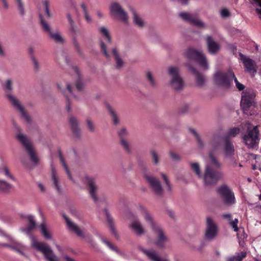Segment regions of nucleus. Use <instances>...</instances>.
Here are the masks:
<instances>
[{
    "label": "nucleus",
    "mask_w": 261,
    "mask_h": 261,
    "mask_svg": "<svg viewBox=\"0 0 261 261\" xmlns=\"http://www.w3.org/2000/svg\"><path fill=\"white\" fill-rule=\"evenodd\" d=\"M107 221L110 223L112 231H113V233H115V231L114 228H113V227L112 225V220L109 216H108V217H107Z\"/></svg>",
    "instance_id": "0e129e2a"
},
{
    "label": "nucleus",
    "mask_w": 261,
    "mask_h": 261,
    "mask_svg": "<svg viewBox=\"0 0 261 261\" xmlns=\"http://www.w3.org/2000/svg\"><path fill=\"white\" fill-rule=\"evenodd\" d=\"M12 188V186L4 180H0V191L8 192Z\"/></svg>",
    "instance_id": "f704fd0d"
},
{
    "label": "nucleus",
    "mask_w": 261,
    "mask_h": 261,
    "mask_svg": "<svg viewBox=\"0 0 261 261\" xmlns=\"http://www.w3.org/2000/svg\"><path fill=\"white\" fill-rule=\"evenodd\" d=\"M28 50L30 58L32 59L33 58H35L34 48L32 47H30Z\"/></svg>",
    "instance_id": "052dcab7"
},
{
    "label": "nucleus",
    "mask_w": 261,
    "mask_h": 261,
    "mask_svg": "<svg viewBox=\"0 0 261 261\" xmlns=\"http://www.w3.org/2000/svg\"><path fill=\"white\" fill-rule=\"evenodd\" d=\"M99 32L102 37V39L105 40L106 42L110 43L111 38L108 30L105 27H101L99 29Z\"/></svg>",
    "instance_id": "c85d7f7f"
},
{
    "label": "nucleus",
    "mask_w": 261,
    "mask_h": 261,
    "mask_svg": "<svg viewBox=\"0 0 261 261\" xmlns=\"http://www.w3.org/2000/svg\"><path fill=\"white\" fill-rule=\"evenodd\" d=\"M218 234V228L215 221L211 217L206 219V226L204 234V239L207 241L214 240Z\"/></svg>",
    "instance_id": "f8f14e48"
},
{
    "label": "nucleus",
    "mask_w": 261,
    "mask_h": 261,
    "mask_svg": "<svg viewBox=\"0 0 261 261\" xmlns=\"http://www.w3.org/2000/svg\"><path fill=\"white\" fill-rule=\"evenodd\" d=\"M234 152V148L232 144L229 142H226L224 149V154L225 157L231 156Z\"/></svg>",
    "instance_id": "cd10ccee"
},
{
    "label": "nucleus",
    "mask_w": 261,
    "mask_h": 261,
    "mask_svg": "<svg viewBox=\"0 0 261 261\" xmlns=\"http://www.w3.org/2000/svg\"><path fill=\"white\" fill-rule=\"evenodd\" d=\"M220 15L222 17H228L229 15V11L227 9H222L220 11Z\"/></svg>",
    "instance_id": "bf43d9fd"
},
{
    "label": "nucleus",
    "mask_w": 261,
    "mask_h": 261,
    "mask_svg": "<svg viewBox=\"0 0 261 261\" xmlns=\"http://www.w3.org/2000/svg\"><path fill=\"white\" fill-rule=\"evenodd\" d=\"M18 132L16 135V138L19 143L24 147L29 154L31 160L35 164H37L38 160L34 150L33 145L30 139L25 135L21 133L19 128H17Z\"/></svg>",
    "instance_id": "20e7f679"
},
{
    "label": "nucleus",
    "mask_w": 261,
    "mask_h": 261,
    "mask_svg": "<svg viewBox=\"0 0 261 261\" xmlns=\"http://www.w3.org/2000/svg\"><path fill=\"white\" fill-rule=\"evenodd\" d=\"M14 4L21 16H24L25 14V4L23 0H13Z\"/></svg>",
    "instance_id": "a878e982"
},
{
    "label": "nucleus",
    "mask_w": 261,
    "mask_h": 261,
    "mask_svg": "<svg viewBox=\"0 0 261 261\" xmlns=\"http://www.w3.org/2000/svg\"><path fill=\"white\" fill-rule=\"evenodd\" d=\"M121 144L126 151H127V152L130 151L131 148L130 147V145L128 144V143L127 142L126 140L122 138L121 140Z\"/></svg>",
    "instance_id": "49530a36"
},
{
    "label": "nucleus",
    "mask_w": 261,
    "mask_h": 261,
    "mask_svg": "<svg viewBox=\"0 0 261 261\" xmlns=\"http://www.w3.org/2000/svg\"><path fill=\"white\" fill-rule=\"evenodd\" d=\"M133 21L136 25L139 27H142L144 25V21L143 19L136 12H133Z\"/></svg>",
    "instance_id": "2f4dec72"
},
{
    "label": "nucleus",
    "mask_w": 261,
    "mask_h": 261,
    "mask_svg": "<svg viewBox=\"0 0 261 261\" xmlns=\"http://www.w3.org/2000/svg\"><path fill=\"white\" fill-rule=\"evenodd\" d=\"M144 178L156 195H161L163 194L162 188L157 179L148 174L144 175Z\"/></svg>",
    "instance_id": "2eb2a0df"
},
{
    "label": "nucleus",
    "mask_w": 261,
    "mask_h": 261,
    "mask_svg": "<svg viewBox=\"0 0 261 261\" xmlns=\"http://www.w3.org/2000/svg\"><path fill=\"white\" fill-rule=\"evenodd\" d=\"M59 155L60 160H61V161L62 162L63 166L65 168V162L64 160L63 157L62 155L61 152L60 151H59Z\"/></svg>",
    "instance_id": "69168bd1"
},
{
    "label": "nucleus",
    "mask_w": 261,
    "mask_h": 261,
    "mask_svg": "<svg viewBox=\"0 0 261 261\" xmlns=\"http://www.w3.org/2000/svg\"><path fill=\"white\" fill-rule=\"evenodd\" d=\"M86 122L88 129L90 132H93L95 127L93 122L88 119L86 120Z\"/></svg>",
    "instance_id": "3c124183"
},
{
    "label": "nucleus",
    "mask_w": 261,
    "mask_h": 261,
    "mask_svg": "<svg viewBox=\"0 0 261 261\" xmlns=\"http://www.w3.org/2000/svg\"><path fill=\"white\" fill-rule=\"evenodd\" d=\"M25 219L28 221L29 224L26 227L20 228V230L30 236L32 247L36 250L41 252L47 261H60L47 244L37 241L34 236L31 235V232L36 227V221L34 217L30 215L27 216Z\"/></svg>",
    "instance_id": "f03ea898"
},
{
    "label": "nucleus",
    "mask_w": 261,
    "mask_h": 261,
    "mask_svg": "<svg viewBox=\"0 0 261 261\" xmlns=\"http://www.w3.org/2000/svg\"><path fill=\"white\" fill-rule=\"evenodd\" d=\"M141 210L145 220L150 224L156 237V239L154 242L155 245L160 248H165V243L168 241V238L165 236L163 230L159 225L153 222L151 216L147 211L143 208H141Z\"/></svg>",
    "instance_id": "7ed1b4c3"
},
{
    "label": "nucleus",
    "mask_w": 261,
    "mask_h": 261,
    "mask_svg": "<svg viewBox=\"0 0 261 261\" xmlns=\"http://www.w3.org/2000/svg\"><path fill=\"white\" fill-rule=\"evenodd\" d=\"M100 47H101V50H102L103 54H105V56L107 58H110V56L108 54L107 50H106V46L105 44V43L103 42V40H101L100 41Z\"/></svg>",
    "instance_id": "5fc2aeb1"
},
{
    "label": "nucleus",
    "mask_w": 261,
    "mask_h": 261,
    "mask_svg": "<svg viewBox=\"0 0 261 261\" xmlns=\"http://www.w3.org/2000/svg\"><path fill=\"white\" fill-rule=\"evenodd\" d=\"M66 225L68 228L72 232L76 234L78 237L81 238H84L86 236V230L80 229L75 223L66 218Z\"/></svg>",
    "instance_id": "412c9836"
},
{
    "label": "nucleus",
    "mask_w": 261,
    "mask_h": 261,
    "mask_svg": "<svg viewBox=\"0 0 261 261\" xmlns=\"http://www.w3.org/2000/svg\"><path fill=\"white\" fill-rule=\"evenodd\" d=\"M67 94L70 95H69L70 100L69 101H68V104H69V105H70V103H71V99L72 98H74L75 96L73 93L72 87L69 85H68L66 87V95ZM67 101L66 100V111L70 110L69 107H68V106L67 107Z\"/></svg>",
    "instance_id": "ea45409f"
},
{
    "label": "nucleus",
    "mask_w": 261,
    "mask_h": 261,
    "mask_svg": "<svg viewBox=\"0 0 261 261\" xmlns=\"http://www.w3.org/2000/svg\"><path fill=\"white\" fill-rule=\"evenodd\" d=\"M31 61L33 62L34 68L35 70H38L40 68V64L36 59V58H33L32 59H31Z\"/></svg>",
    "instance_id": "4d7b16f0"
},
{
    "label": "nucleus",
    "mask_w": 261,
    "mask_h": 261,
    "mask_svg": "<svg viewBox=\"0 0 261 261\" xmlns=\"http://www.w3.org/2000/svg\"><path fill=\"white\" fill-rule=\"evenodd\" d=\"M192 71L195 74L196 77V84L198 86H202L204 82H205V79L204 77L201 75L196 69H192Z\"/></svg>",
    "instance_id": "473e14b6"
},
{
    "label": "nucleus",
    "mask_w": 261,
    "mask_h": 261,
    "mask_svg": "<svg viewBox=\"0 0 261 261\" xmlns=\"http://www.w3.org/2000/svg\"><path fill=\"white\" fill-rule=\"evenodd\" d=\"M127 134L126 130L124 128L121 129L119 132V135L122 138Z\"/></svg>",
    "instance_id": "e2e57ef3"
},
{
    "label": "nucleus",
    "mask_w": 261,
    "mask_h": 261,
    "mask_svg": "<svg viewBox=\"0 0 261 261\" xmlns=\"http://www.w3.org/2000/svg\"><path fill=\"white\" fill-rule=\"evenodd\" d=\"M101 241L102 242L105 244L110 249H111L112 250H113V251H115L117 252H118V250L112 244H111L110 243V242H109L108 241L103 239V238H101Z\"/></svg>",
    "instance_id": "8fccbe9b"
},
{
    "label": "nucleus",
    "mask_w": 261,
    "mask_h": 261,
    "mask_svg": "<svg viewBox=\"0 0 261 261\" xmlns=\"http://www.w3.org/2000/svg\"><path fill=\"white\" fill-rule=\"evenodd\" d=\"M190 130L193 134V135L195 136V137H196V138L197 139V141L198 142L199 146L200 147H202L203 145V143H202L201 139L199 137L198 135L196 133V132L195 130L192 129H191Z\"/></svg>",
    "instance_id": "603ef678"
},
{
    "label": "nucleus",
    "mask_w": 261,
    "mask_h": 261,
    "mask_svg": "<svg viewBox=\"0 0 261 261\" xmlns=\"http://www.w3.org/2000/svg\"><path fill=\"white\" fill-rule=\"evenodd\" d=\"M168 74L170 77L169 85L175 91H178L184 86L182 79L179 74L177 67L170 66L168 68Z\"/></svg>",
    "instance_id": "423d86ee"
},
{
    "label": "nucleus",
    "mask_w": 261,
    "mask_h": 261,
    "mask_svg": "<svg viewBox=\"0 0 261 261\" xmlns=\"http://www.w3.org/2000/svg\"><path fill=\"white\" fill-rule=\"evenodd\" d=\"M150 153L154 164L155 165L158 164L159 162V159L158 153L153 150H151Z\"/></svg>",
    "instance_id": "09e8293b"
},
{
    "label": "nucleus",
    "mask_w": 261,
    "mask_h": 261,
    "mask_svg": "<svg viewBox=\"0 0 261 261\" xmlns=\"http://www.w3.org/2000/svg\"><path fill=\"white\" fill-rule=\"evenodd\" d=\"M41 233L45 239H51V236L49 229L44 223H42L40 226Z\"/></svg>",
    "instance_id": "c756f323"
},
{
    "label": "nucleus",
    "mask_w": 261,
    "mask_h": 261,
    "mask_svg": "<svg viewBox=\"0 0 261 261\" xmlns=\"http://www.w3.org/2000/svg\"><path fill=\"white\" fill-rule=\"evenodd\" d=\"M84 181L88 186L89 192L93 200L95 202H98V198L97 196L98 187L96 185L93 178L89 177H85L84 179Z\"/></svg>",
    "instance_id": "f3484780"
},
{
    "label": "nucleus",
    "mask_w": 261,
    "mask_h": 261,
    "mask_svg": "<svg viewBox=\"0 0 261 261\" xmlns=\"http://www.w3.org/2000/svg\"><path fill=\"white\" fill-rule=\"evenodd\" d=\"M220 147V140L218 137H214L211 142V150L209 153V162L206 163L205 170L203 176V181L205 185L210 186L217 182L221 177V173L214 170L210 166L213 165L216 168H219L220 163L217 160L216 155L218 154Z\"/></svg>",
    "instance_id": "f257e3e1"
},
{
    "label": "nucleus",
    "mask_w": 261,
    "mask_h": 261,
    "mask_svg": "<svg viewBox=\"0 0 261 261\" xmlns=\"http://www.w3.org/2000/svg\"><path fill=\"white\" fill-rule=\"evenodd\" d=\"M185 56L188 59L196 61L203 70L208 69V65L206 59L201 51L189 48L185 53Z\"/></svg>",
    "instance_id": "0eeeda50"
},
{
    "label": "nucleus",
    "mask_w": 261,
    "mask_h": 261,
    "mask_svg": "<svg viewBox=\"0 0 261 261\" xmlns=\"http://www.w3.org/2000/svg\"><path fill=\"white\" fill-rule=\"evenodd\" d=\"M6 97L13 107L21 114V116L29 124L32 122L31 118L25 110L19 99L11 94H7Z\"/></svg>",
    "instance_id": "ddd939ff"
},
{
    "label": "nucleus",
    "mask_w": 261,
    "mask_h": 261,
    "mask_svg": "<svg viewBox=\"0 0 261 261\" xmlns=\"http://www.w3.org/2000/svg\"><path fill=\"white\" fill-rule=\"evenodd\" d=\"M206 41L208 51L212 54H216L220 48L219 44L209 36L206 37Z\"/></svg>",
    "instance_id": "4be33fe9"
},
{
    "label": "nucleus",
    "mask_w": 261,
    "mask_h": 261,
    "mask_svg": "<svg viewBox=\"0 0 261 261\" xmlns=\"http://www.w3.org/2000/svg\"><path fill=\"white\" fill-rule=\"evenodd\" d=\"M38 186L41 192H45V187L41 183H38Z\"/></svg>",
    "instance_id": "774afa93"
},
{
    "label": "nucleus",
    "mask_w": 261,
    "mask_h": 261,
    "mask_svg": "<svg viewBox=\"0 0 261 261\" xmlns=\"http://www.w3.org/2000/svg\"><path fill=\"white\" fill-rule=\"evenodd\" d=\"M241 60L245 66V70L249 73L254 75L257 71L256 63L252 59L241 54Z\"/></svg>",
    "instance_id": "aec40b11"
},
{
    "label": "nucleus",
    "mask_w": 261,
    "mask_h": 261,
    "mask_svg": "<svg viewBox=\"0 0 261 261\" xmlns=\"http://www.w3.org/2000/svg\"><path fill=\"white\" fill-rule=\"evenodd\" d=\"M51 176L53 184L55 187L58 194L60 195L62 194L63 190L60 185V179L54 169H52Z\"/></svg>",
    "instance_id": "393cba45"
},
{
    "label": "nucleus",
    "mask_w": 261,
    "mask_h": 261,
    "mask_svg": "<svg viewBox=\"0 0 261 261\" xmlns=\"http://www.w3.org/2000/svg\"><path fill=\"white\" fill-rule=\"evenodd\" d=\"M43 5L45 7V14L47 17L50 18L51 17V14L49 11V4L47 1H45L43 3Z\"/></svg>",
    "instance_id": "6e6d98bb"
},
{
    "label": "nucleus",
    "mask_w": 261,
    "mask_h": 261,
    "mask_svg": "<svg viewBox=\"0 0 261 261\" xmlns=\"http://www.w3.org/2000/svg\"><path fill=\"white\" fill-rule=\"evenodd\" d=\"M240 132V128L238 127H233L231 128H230L227 133V136L228 137H236L238 134H239Z\"/></svg>",
    "instance_id": "a19ab883"
},
{
    "label": "nucleus",
    "mask_w": 261,
    "mask_h": 261,
    "mask_svg": "<svg viewBox=\"0 0 261 261\" xmlns=\"http://www.w3.org/2000/svg\"><path fill=\"white\" fill-rule=\"evenodd\" d=\"M69 68L74 72L75 76L77 78V81L75 83L76 89L79 91H82L85 87V84L80 76V72L78 69L76 67H71L70 65Z\"/></svg>",
    "instance_id": "b1692460"
},
{
    "label": "nucleus",
    "mask_w": 261,
    "mask_h": 261,
    "mask_svg": "<svg viewBox=\"0 0 261 261\" xmlns=\"http://www.w3.org/2000/svg\"><path fill=\"white\" fill-rule=\"evenodd\" d=\"M162 177H163V178L164 179L166 184V186L168 188V189L169 190H171V186H170V182L168 179V178L167 177V176L164 174V173H162Z\"/></svg>",
    "instance_id": "13d9d810"
},
{
    "label": "nucleus",
    "mask_w": 261,
    "mask_h": 261,
    "mask_svg": "<svg viewBox=\"0 0 261 261\" xmlns=\"http://www.w3.org/2000/svg\"><path fill=\"white\" fill-rule=\"evenodd\" d=\"M81 8L82 9V10L84 14L85 18L86 19V21L88 23H91L92 20V18H91V17L89 16V15L88 13L86 6L84 4H82L81 5Z\"/></svg>",
    "instance_id": "c03bdc74"
},
{
    "label": "nucleus",
    "mask_w": 261,
    "mask_h": 261,
    "mask_svg": "<svg viewBox=\"0 0 261 261\" xmlns=\"http://www.w3.org/2000/svg\"><path fill=\"white\" fill-rule=\"evenodd\" d=\"M13 82L11 79H8L6 80L5 83L2 84L3 88L6 91L11 92L12 91Z\"/></svg>",
    "instance_id": "e433bc0d"
},
{
    "label": "nucleus",
    "mask_w": 261,
    "mask_h": 261,
    "mask_svg": "<svg viewBox=\"0 0 261 261\" xmlns=\"http://www.w3.org/2000/svg\"><path fill=\"white\" fill-rule=\"evenodd\" d=\"M11 248L22 255H24L23 250L25 249V246L21 244L15 243L14 245L11 247Z\"/></svg>",
    "instance_id": "58836bf2"
},
{
    "label": "nucleus",
    "mask_w": 261,
    "mask_h": 261,
    "mask_svg": "<svg viewBox=\"0 0 261 261\" xmlns=\"http://www.w3.org/2000/svg\"><path fill=\"white\" fill-rule=\"evenodd\" d=\"M246 256V253L245 252H241L233 256L228 257L227 261H242Z\"/></svg>",
    "instance_id": "c9c22d12"
},
{
    "label": "nucleus",
    "mask_w": 261,
    "mask_h": 261,
    "mask_svg": "<svg viewBox=\"0 0 261 261\" xmlns=\"http://www.w3.org/2000/svg\"><path fill=\"white\" fill-rule=\"evenodd\" d=\"M191 167L192 170L196 173L198 177H201L199 165L198 163H193L191 164Z\"/></svg>",
    "instance_id": "79ce46f5"
},
{
    "label": "nucleus",
    "mask_w": 261,
    "mask_h": 261,
    "mask_svg": "<svg viewBox=\"0 0 261 261\" xmlns=\"http://www.w3.org/2000/svg\"><path fill=\"white\" fill-rule=\"evenodd\" d=\"M170 156H171V158L173 160H175V161H177L180 159L179 156L178 154H177L175 153H173V152L170 153Z\"/></svg>",
    "instance_id": "680f3d73"
},
{
    "label": "nucleus",
    "mask_w": 261,
    "mask_h": 261,
    "mask_svg": "<svg viewBox=\"0 0 261 261\" xmlns=\"http://www.w3.org/2000/svg\"><path fill=\"white\" fill-rule=\"evenodd\" d=\"M141 251L146 254L152 261H169L166 258L160 257L154 251L152 250H145L142 249Z\"/></svg>",
    "instance_id": "5701e85b"
},
{
    "label": "nucleus",
    "mask_w": 261,
    "mask_h": 261,
    "mask_svg": "<svg viewBox=\"0 0 261 261\" xmlns=\"http://www.w3.org/2000/svg\"><path fill=\"white\" fill-rule=\"evenodd\" d=\"M129 228L137 236H141L145 232V229L140 221L137 219L132 220L129 223Z\"/></svg>",
    "instance_id": "a211bd4d"
},
{
    "label": "nucleus",
    "mask_w": 261,
    "mask_h": 261,
    "mask_svg": "<svg viewBox=\"0 0 261 261\" xmlns=\"http://www.w3.org/2000/svg\"><path fill=\"white\" fill-rule=\"evenodd\" d=\"M41 24L44 31L48 34L49 38L56 44L62 45L64 43V38L63 35L59 30L52 31L49 24L45 21L42 16H39Z\"/></svg>",
    "instance_id": "6e6552de"
},
{
    "label": "nucleus",
    "mask_w": 261,
    "mask_h": 261,
    "mask_svg": "<svg viewBox=\"0 0 261 261\" xmlns=\"http://www.w3.org/2000/svg\"><path fill=\"white\" fill-rule=\"evenodd\" d=\"M69 124L73 137L75 139H79L82 136V132L77 119L73 116H70L69 118Z\"/></svg>",
    "instance_id": "6ab92c4d"
},
{
    "label": "nucleus",
    "mask_w": 261,
    "mask_h": 261,
    "mask_svg": "<svg viewBox=\"0 0 261 261\" xmlns=\"http://www.w3.org/2000/svg\"><path fill=\"white\" fill-rule=\"evenodd\" d=\"M238 219H234L233 220L230 221V224L231 226L233 228L234 231H236V232L238 231Z\"/></svg>",
    "instance_id": "864d4df0"
},
{
    "label": "nucleus",
    "mask_w": 261,
    "mask_h": 261,
    "mask_svg": "<svg viewBox=\"0 0 261 261\" xmlns=\"http://www.w3.org/2000/svg\"><path fill=\"white\" fill-rule=\"evenodd\" d=\"M108 108L111 113L113 122L115 124H117L118 122V119L117 117V116L116 114L114 112V111L112 109V108L110 107V106H108Z\"/></svg>",
    "instance_id": "de8ad7c7"
},
{
    "label": "nucleus",
    "mask_w": 261,
    "mask_h": 261,
    "mask_svg": "<svg viewBox=\"0 0 261 261\" xmlns=\"http://www.w3.org/2000/svg\"><path fill=\"white\" fill-rule=\"evenodd\" d=\"M246 127L248 129V132L243 137V141L248 148L255 147L258 143V130L257 126H253L250 123H246Z\"/></svg>",
    "instance_id": "39448f33"
},
{
    "label": "nucleus",
    "mask_w": 261,
    "mask_h": 261,
    "mask_svg": "<svg viewBox=\"0 0 261 261\" xmlns=\"http://www.w3.org/2000/svg\"><path fill=\"white\" fill-rule=\"evenodd\" d=\"M112 54L115 58V60L116 61V67L118 68H120L122 67L124 65V62L123 60L119 57L117 50L115 48H113L112 49Z\"/></svg>",
    "instance_id": "72a5a7b5"
},
{
    "label": "nucleus",
    "mask_w": 261,
    "mask_h": 261,
    "mask_svg": "<svg viewBox=\"0 0 261 261\" xmlns=\"http://www.w3.org/2000/svg\"><path fill=\"white\" fill-rule=\"evenodd\" d=\"M146 77L149 81V83L152 86H154L155 85V81L154 79L153 75L150 71H147L146 72Z\"/></svg>",
    "instance_id": "a18cd8bd"
},
{
    "label": "nucleus",
    "mask_w": 261,
    "mask_h": 261,
    "mask_svg": "<svg viewBox=\"0 0 261 261\" xmlns=\"http://www.w3.org/2000/svg\"><path fill=\"white\" fill-rule=\"evenodd\" d=\"M57 62L59 64H61L65 61V55L64 49L57 48L55 53Z\"/></svg>",
    "instance_id": "bb28decb"
},
{
    "label": "nucleus",
    "mask_w": 261,
    "mask_h": 261,
    "mask_svg": "<svg viewBox=\"0 0 261 261\" xmlns=\"http://www.w3.org/2000/svg\"><path fill=\"white\" fill-rule=\"evenodd\" d=\"M110 14L115 18L122 22H126L128 16L126 12L123 10L120 4L117 2H113L110 6Z\"/></svg>",
    "instance_id": "4468645a"
},
{
    "label": "nucleus",
    "mask_w": 261,
    "mask_h": 261,
    "mask_svg": "<svg viewBox=\"0 0 261 261\" xmlns=\"http://www.w3.org/2000/svg\"><path fill=\"white\" fill-rule=\"evenodd\" d=\"M0 174H4L7 178L15 180V179L13 175L10 172L8 168L4 166L0 168Z\"/></svg>",
    "instance_id": "4c0bfd02"
},
{
    "label": "nucleus",
    "mask_w": 261,
    "mask_h": 261,
    "mask_svg": "<svg viewBox=\"0 0 261 261\" xmlns=\"http://www.w3.org/2000/svg\"><path fill=\"white\" fill-rule=\"evenodd\" d=\"M255 96V95L252 91H246L242 93L241 106L244 113L247 115H252L254 114L251 112L250 109L254 105Z\"/></svg>",
    "instance_id": "9d476101"
},
{
    "label": "nucleus",
    "mask_w": 261,
    "mask_h": 261,
    "mask_svg": "<svg viewBox=\"0 0 261 261\" xmlns=\"http://www.w3.org/2000/svg\"><path fill=\"white\" fill-rule=\"evenodd\" d=\"M68 20L69 21L70 27H69V32L72 34H75L76 33L79 32V29L76 25V24L74 23V22L72 19L71 17L70 16H68Z\"/></svg>",
    "instance_id": "7c9ffc66"
},
{
    "label": "nucleus",
    "mask_w": 261,
    "mask_h": 261,
    "mask_svg": "<svg viewBox=\"0 0 261 261\" xmlns=\"http://www.w3.org/2000/svg\"><path fill=\"white\" fill-rule=\"evenodd\" d=\"M179 16L184 20L189 22L190 23L199 28H204L205 24L199 19L197 17L186 12H181Z\"/></svg>",
    "instance_id": "dca6fc26"
},
{
    "label": "nucleus",
    "mask_w": 261,
    "mask_h": 261,
    "mask_svg": "<svg viewBox=\"0 0 261 261\" xmlns=\"http://www.w3.org/2000/svg\"><path fill=\"white\" fill-rule=\"evenodd\" d=\"M230 76H231V80L233 79L234 83L236 84V87L237 88L240 90L241 91L244 89V86L241 83H239L237 79L234 75V74L233 72H230Z\"/></svg>",
    "instance_id": "37998d69"
},
{
    "label": "nucleus",
    "mask_w": 261,
    "mask_h": 261,
    "mask_svg": "<svg viewBox=\"0 0 261 261\" xmlns=\"http://www.w3.org/2000/svg\"><path fill=\"white\" fill-rule=\"evenodd\" d=\"M222 217L224 219H227L229 221H230L231 216L230 214H224L222 215Z\"/></svg>",
    "instance_id": "338daca9"
},
{
    "label": "nucleus",
    "mask_w": 261,
    "mask_h": 261,
    "mask_svg": "<svg viewBox=\"0 0 261 261\" xmlns=\"http://www.w3.org/2000/svg\"><path fill=\"white\" fill-rule=\"evenodd\" d=\"M217 192L225 205L230 206L236 203L234 193L227 186L223 185L219 187Z\"/></svg>",
    "instance_id": "9b49d317"
},
{
    "label": "nucleus",
    "mask_w": 261,
    "mask_h": 261,
    "mask_svg": "<svg viewBox=\"0 0 261 261\" xmlns=\"http://www.w3.org/2000/svg\"><path fill=\"white\" fill-rule=\"evenodd\" d=\"M233 72L229 70L227 71H217L213 75V82L218 86L228 88L230 85L231 76L230 73Z\"/></svg>",
    "instance_id": "1a4fd4ad"
}]
</instances>
